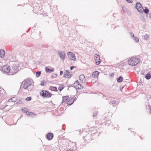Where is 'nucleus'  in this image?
Listing matches in <instances>:
<instances>
[{
    "label": "nucleus",
    "instance_id": "23",
    "mask_svg": "<svg viewBox=\"0 0 151 151\" xmlns=\"http://www.w3.org/2000/svg\"><path fill=\"white\" fill-rule=\"evenodd\" d=\"M74 103V100H72V99H70L67 102V104L68 105L70 106L72 104Z\"/></svg>",
    "mask_w": 151,
    "mask_h": 151
},
{
    "label": "nucleus",
    "instance_id": "39",
    "mask_svg": "<svg viewBox=\"0 0 151 151\" xmlns=\"http://www.w3.org/2000/svg\"><path fill=\"white\" fill-rule=\"evenodd\" d=\"M98 114V112L97 111H95L94 112L93 114V116H96Z\"/></svg>",
    "mask_w": 151,
    "mask_h": 151
},
{
    "label": "nucleus",
    "instance_id": "31",
    "mask_svg": "<svg viewBox=\"0 0 151 151\" xmlns=\"http://www.w3.org/2000/svg\"><path fill=\"white\" fill-rule=\"evenodd\" d=\"M22 110L24 113H25L26 114L27 113V111H28L27 109H26L25 107H23L22 108Z\"/></svg>",
    "mask_w": 151,
    "mask_h": 151
},
{
    "label": "nucleus",
    "instance_id": "56",
    "mask_svg": "<svg viewBox=\"0 0 151 151\" xmlns=\"http://www.w3.org/2000/svg\"><path fill=\"white\" fill-rule=\"evenodd\" d=\"M36 10H37V9H38V8H36Z\"/></svg>",
    "mask_w": 151,
    "mask_h": 151
},
{
    "label": "nucleus",
    "instance_id": "7",
    "mask_svg": "<svg viewBox=\"0 0 151 151\" xmlns=\"http://www.w3.org/2000/svg\"><path fill=\"white\" fill-rule=\"evenodd\" d=\"M67 55L70 60L73 61L76 60V58L75 55L74 53L71 52H67Z\"/></svg>",
    "mask_w": 151,
    "mask_h": 151
},
{
    "label": "nucleus",
    "instance_id": "53",
    "mask_svg": "<svg viewBox=\"0 0 151 151\" xmlns=\"http://www.w3.org/2000/svg\"><path fill=\"white\" fill-rule=\"evenodd\" d=\"M73 86V84L72 85H70V86H69V87H70V86Z\"/></svg>",
    "mask_w": 151,
    "mask_h": 151
},
{
    "label": "nucleus",
    "instance_id": "58",
    "mask_svg": "<svg viewBox=\"0 0 151 151\" xmlns=\"http://www.w3.org/2000/svg\"><path fill=\"white\" fill-rule=\"evenodd\" d=\"M15 124H16V123H15V124H14L13 125H15Z\"/></svg>",
    "mask_w": 151,
    "mask_h": 151
},
{
    "label": "nucleus",
    "instance_id": "15",
    "mask_svg": "<svg viewBox=\"0 0 151 151\" xmlns=\"http://www.w3.org/2000/svg\"><path fill=\"white\" fill-rule=\"evenodd\" d=\"M122 8L123 10L128 15H130V12L129 10L127 9L125 7L122 6Z\"/></svg>",
    "mask_w": 151,
    "mask_h": 151
},
{
    "label": "nucleus",
    "instance_id": "8",
    "mask_svg": "<svg viewBox=\"0 0 151 151\" xmlns=\"http://www.w3.org/2000/svg\"><path fill=\"white\" fill-rule=\"evenodd\" d=\"M135 8L140 13L142 12V9H143V7L142 4L139 2H137L136 4Z\"/></svg>",
    "mask_w": 151,
    "mask_h": 151
},
{
    "label": "nucleus",
    "instance_id": "6",
    "mask_svg": "<svg viewBox=\"0 0 151 151\" xmlns=\"http://www.w3.org/2000/svg\"><path fill=\"white\" fill-rule=\"evenodd\" d=\"M58 53L61 60L62 61H64L65 60L66 56L65 52L63 51H58Z\"/></svg>",
    "mask_w": 151,
    "mask_h": 151
},
{
    "label": "nucleus",
    "instance_id": "21",
    "mask_svg": "<svg viewBox=\"0 0 151 151\" xmlns=\"http://www.w3.org/2000/svg\"><path fill=\"white\" fill-rule=\"evenodd\" d=\"M49 89L53 91H58V89L56 87L50 86L49 87Z\"/></svg>",
    "mask_w": 151,
    "mask_h": 151
},
{
    "label": "nucleus",
    "instance_id": "1",
    "mask_svg": "<svg viewBox=\"0 0 151 151\" xmlns=\"http://www.w3.org/2000/svg\"><path fill=\"white\" fill-rule=\"evenodd\" d=\"M32 79H27L23 81L22 83L20 86V88L22 87L27 92L29 93L31 92L34 88L33 85H32Z\"/></svg>",
    "mask_w": 151,
    "mask_h": 151
},
{
    "label": "nucleus",
    "instance_id": "10",
    "mask_svg": "<svg viewBox=\"0 0 151 151\" xmlns=\"http://www.w3.org/2000/svg\"><path fill=\"white\" fill-rule=\"evenodd\" d=\"M94 58L95 61H96L95 62L96 64V65H99L101 62V60L100 59L99 55L98 54H95L94 57Z\"/></svg>",
    "mask_w": 151,
    "mask_h": 151
},
{
    "label": "nucleus",
    "instance_id": "57",
    "mask_svg": "<svg viewBox=\"0 0 151 151\" xmlns=\"http://www.w3.org/2000/svg\"><path fill=\"white\" fill-rule=\"evenodd\" d=\"M22 116H21L20 117V118H21V117H22Z\"/></svg>",
    "mask_w": 151,
    "mask_h": 151
},
{
    "label": "nucleus",
    "instance_id": "22",
    "mask_svg": "<svg viewBox=\"0 0 151 151\" xmlns=\"http://www.w3.org/2000/svg\"><path fill=\"white\" fill-rule=\"evenodd\" d=\"M74 87L76 89H82L83 88V86L80 83H79L78 86L75 85L74 86Z\"/></svg>",
    "mask_w": 151,
    "mask_h": 151
},
{
    "label": "nucleus",
    "instance_id": "33",
    "mask_svg": "<svg viewBox=\"0 0 151 151\" xmlns=\"http://www.w3.org/2000/svg\"><path fill=\"white\" fill-rule=\"evenodd\" d=\"M149 36L148 35H145L144 36V38L145 40H147L148 38L149 37Z\"/></svg>",
    "mask_w": 151,
    "mask_h": 151
},
{
    "label": "nucleus",
    "instance_id": "42",
    "mask_svg": "<svg viewBox=\"0 0 151 151\" xmlns=\"http://www.w3.org/2000/svg\"><path fill=\"white\" fill-rule=\"evenodd\" d=\"M75 67L76 68V67H75L74 66H71L70 67V70H73L74 68Z\"/></svg>",
    "mask_w": 151,
    "mask_h": 151
},
{
    "label": "nucleus",
    "instance_id": "41",
    "mask_svg": "<svg viewBox=\"0 0 151 151\" xmlns=\"http://www.w3.org/2000/svg\"><path fill=\"white\" fill-rule=\"evenodd\" d=\"M44 84H45V81H41L40 85L42 86H44Z\"/></svg>",
    "mask_w": 151,
    "mask_h": 151
},
{
    "label": "nucleus",
    "instance_id": "49",
    "mask_svg": "<svg viewBox=\"0 0 151 151\" xmlns=\"http://www.w3.org/2000/svg\"><path fill=\"white\" fill-rule=\"evenodd\" d=\"M149 17L151 19V13H150L149 14Z\"/></svg>",
    "mask_w": 151,
    "mask_h": 151
},
{
    "label": "nucleus",
    "instance_id": "30",
    "mask_svg": "<svg viewBox=\"0 0 151 151\" xmlns=\"http://www.w3.org/2000/svg\"><path fill=\"white\" fill-rule=\"evenodd\" d=\"M41 73V72L40 71H37L36 73V76L37 77H38L40 76Z\"/></svg>",
    "mask_w": 151,
    "mask_h": 151
},
{
    "label": "nucleus",
    "instance_id": "46",
    "mask_svg": "<svg viewBox=\"0 0 151 151\" xmlns=\"http://www.w3.org/2000/svg\"><path fill=\"white\" fill-rule=\"evenodd\" d=\"M65 151H73V149H68Z\"/></svg>",
    "mask_w": 151,
    "mask_h": 151
},
{
    "label": "nucleus",
    "instance_id": "51",
    "mask_svg": "<svg viewBox=\"0 0 151 151\" xmlns=\"http://www.w3.org/2000/svg\"><path fill=\"white\" fill-rule=\"evenodd\" d=\"M79 132L80 133H81V132H82V130H80L79 131Z\"/></svg>",
    "mask_w": 151,
    "mask_h": 151
},
{
    "label": "nucleus",
    "instance_id": "50",
    "mask_svg": "<svg viewBox=\"0 0 151 151\" xmlns=\"http://www.w3.org/2000/svg\"><path fill=\"white\" fill-rule=\"evenodd\" d=\"M9 102H10V101H12V98L10 99L9 100Z\"/></svg>",
    "mask_w": 151,
    "mask_h": 151
},
{
    "label": "nucleus",
    "instance_id": "28",
    "mask_svg": "<svg viewBox=\"0 0 151 151\" xmlns=\"http://www.w3.org/2000/svg\"><path fill=\"white\" fill-rule=\"evenodd\" d=\"M79 83L78 80H76L75 81V82L74 83L73 85V86H72V87H74V86L75 85L76 86H78L79 84Z\"/></svg>",
    "mask_w": 151,
    "mask_h": 151
},
{
    "label": "nucleus",
    "instance_id": "18",
    "mask_svg": "<svg viewBox=\"0 0 151 151\" xmlns=\"http://www.w3.org/2000/svg\"><path fill=\"white\" fill-rule=\"evenodd\" d=\"M45 69L46 72L48 73H50L51 72H53L54 70L53 68L50 69L47 67H45Z\"/></svg>",
    "mask_w": 151,
    "mask_h": 151
},
{
    "label": "nucleus",
    "instance_id": "19",
    "mask_svg": "<svg viewBox=\"0 0 151 151\" xmlns=\"http://www.w3.org/2000/svg\"><path fill=\"white\" fill-rule=\"evenodd\" d=\"M69 99V98L68 96H63L62 103L63 102H67Z\"/></svg>",
    "mask_w": 151,
    "mask_h": 151
},
{
    "label": "nucleus",
    "instance_id": "55",
    "mask_svg": "<svg viewBox=\"0 0 151 151\" xmlns=\"http://www.w3.org/2000/svg\"><path fill=\"white\" fill-rule=\"evenodd\" d=\"M78 93V91L77 90V92H76V93Z\"/></svg>",
    "mask_w": 151,
    "mask_h": 151
},
{
    "label": "nucleus",
    "instance_id": "34",
    "mask_svg": "<svg viewBox=\"0 0 151 151\" xmlns=\"http://www.w3.org/2000/svg\"><path fill=\"white\" fill-rule=\"evenodd\" d=\"M133 38L134 40H135L137 42H139V40L137 37L134 36L133 37Z\"/></svg>",
    "mask_w": 151,
    "mask_h": 151
},
{
    "label": "nucleus",
    "instance_id": "52",
    "mask_svg": "<svg viewBox=\"0 0 151 151\" xmlns=\"http://www.w3.org/2000/svg\"><path fill=\"white\" fill-rule=\"evenodd\" d=\"M123 87H122V88H120V90H121V91H122V89H123Z\"/></svg>",
    "mask_w": 151,
    "mask_h": 151
},
{
    "label": "nucleus",
    "instance_id": "48",
    "mask_svg": "<svg viewBox=\"0 0 151 151\" xmlns=\"http://www.w3.org/2000/svg\"><path fill=\"white\" fill-rule=\"evenodd\" d=\"M22 102H21L20 100V101L16 103V104H22Z\"/></svg>",
    "mask_w": 151,
    "mask_h": 151
},
{
    "label": "nucleus",
    "instance_id": "43",
    "mask_svg": "<svg viewBox=\"0 0 151 151\" xmlns=\"http://www.w3.org/2000/svg\"><path fill=\"white\" fill-rule=\"evenodd\" d=\"M72 99V100H74V102L75 101L76 99V97L74 96L72 98H71Z\"/></svg>",
    "mask_w": 151,
    "mask_h": 151
},
{
    "label": "nucleus",
    "instance_id": "54",
    "mask_svg": "<svg viewBox=\"0 0 151 151\" xmlns=\"http://www.w3.org/2000/svg\"><path fill=\"white\" fill-rule=\"evenodd\" d=\"M7 106V105H6V106H4V108H5V107H6Z\"/></svg>",
    "mask_w": 151,
    "mask_h": 151
},
{
    "label": "nucleus",
    "instance_id": "9",
    "mask_svg": "<svg viewBox=\"0 0 151 151\" xmlns=\"http://www.w3.org/2000/svg\"><path fill=\"white\" fill-rule=\"evenodd\" d=\"M6 97L7 96L5 90L3 88H0V99L1 98L3 99Z\"/></svg>",
    "mask_w": 151,
    "mask_h": 151
},
{
    "label": "nucleus",
    "instance_id": "32",
    "mask_svg": "<svg viewBox=\"0 0 151 151\" xmlns=\"http://www.w3.org/2000/svg\"><path fill=\"white\" fill-rule=\"evenodd\" d=\"M116 103V101H115V100H111V101H110V104H113V105L114 106V105Z\"/></svg>",
    "mask_w": 151,
    "mask_h": 151
},
{
    "label": "nucleus",
    "instance_id": "27",
    "mask_svg": "<svg viewBox=\"0 0 151 151\" xmlns=\"http://www.w3.org/2000/svg\"><path fill=\"white\" fill-rule=\"evenodd\" d=\"M85 76L83 74H81L80 75L79 77V79L81 81H83L84 79H85Z\"/></svg>",
    "mask_w": 151,
    "mask_h": 151
},
{
    "label": "nucleus",
    "instance_id": "14",
    "mask_svg": "<svg viewBox=\"0 0 151 151\" xmlns=\"http://www.w3.org/2000/svg\"><path fill=\"white\" fill-rule=\"evenodd\" d=\"M99 72L98 71H95L93 72L92 76L93 78H96L98 77L99 75Z\"/></svg>",
    "mask_w": 151,
    "mask_h": 151
},
{
    "label": "nucleus",
    "instance_id": "16",
    "mask_svg": "<svg viewBox=\"0 0 151 151\" xmlns=\"http://www.w3.org/2000/svg\"><path fill=\"white\" fill-rule=\"evenodd\" d=\"M5 54V52L4 50L1 49L0 50V57L1 58H4Z\"/></svg>",
    "mask_w": 151,
    "mask_h": 151
},
{
    "label": "nucleus",
    "instance_id": "29",
    "mask_svg": "<svg viewBox=\"0 0 151 151\" xmlns=\"http://www.w3.org/2000/svg\"><path fill=\"white\" fill-rule=\"evenodd\" d=\"M18 98L17 97H14L12 98V101L13 102H15L17 101V100Z\"/></svg>",
    "mask_w": 151,
    "mask_h": 151
},
{
    "label": "nucleus",
    "instance_id": "38",
    "mask_svg": "<svg viewBox=\"0 0 151 151\" xmlns=\"http://www.w3.org/2000/svg\"><path fill=\"white\" fill-rule=\"evenodd\" d=\"M57 75L55 73H54L52 74V77L53 78H55L57 77Z\"/></svg>",
    "mask_w": 151,
    "mask_h": 151
},
{
    "label": "nucleus",
    "instance_id": "59",
    "mask_svg": "<svg viewBox=\"0 0 151 151\" xmlns=\"http://www.w3.org/2000/svg\"><path fill=\"white\" fill-rule=\"evenodd\" d=\"M15 124H16V123H15V124H14L13 125H15Z\"/></svg>",
    "mask_w": 151,
    "mask_h": 151
},
{
    "label": "nucleus",
    "instance_id": "25",
    "mask_svg": "<svg viewBox=\"0 0 151 151\" xmlns=\"http://www.w3.org/2000/svg\"><path fill=\"white\" fill-rule=\"evenodd\" d=\"M145 77L147 80H149L151 78V76L150 73H147L145 76Z\"/></svg>",
    "mask_w": 151,
    "mask_h": 151
},
{
    "label": "nucleus",
    "instance_id": "13",
    "mask_svg": "<svg viewBox=\"0 0 151 151\" xmlns=\"http://www.w3.org/2000/svg\"><path fill=\"white\" fill-rule=\"evenodd\" d=\"M128 64L130 65L133 66L135 65V64L133 60L132 57H131L128 60Z\"/></svg>",
    "mask_w": 151,
    "mask_h": 151
},
{
    "label": "nucleus",
    "instance_id": "40",
    "mask_svg": "<svg viewBox=\"0 0 151 151\" xmlns=\"http://www.w3.org/2000/svg\"><path fill=\"white\" fill-rule=\"evenodd\" d=\"M127 1L128 3L131 4L132 3V0H125Z\"/></svg>",
    "mask_w": 151,
    "mask_h": 151
},
{
    "label": "nucleus",
    "instance_id": "3",
    "mask_svg": "<svg viewBox=\"0 0 151 151\" xmlns=\"http://www.w3.org/2000/svg\"><path fill=\"white\" fill-rule=\"evenodd\" d=\"M52 94L47 90H42L40 93V95L43 98H49L50 97Z\"/></svg>",
    "mask_w": 151,
    "mask_h": 151
},
{
    "label": "nucleus",
    "instance_id": "4",
    "mask_svg": "<svg viewBox=\"0 0 151 151\" xmlns=\"http://www.w3.org/2000/svg\"><path fill=\"white\" fill-rule=\"evenodd\" d=\"M145 109L147 111L151 113V99H147V101L145 104Z\"/></svg>",
    "mask_w": 151,
    "mask_h": 151
},
{
    "label": "nucleus",
    "instance_id": "45",
    "mask_svg": "<svg viewBox=\"0 0 151 151\" xmlns=\"http://www.w3.org/2000/svg\"><path fill=\"white\" fill-rule=\"evenodd\" d=\"M130 35L131 36L133 37H134V35L133 33H132V32H131L130 33Z\"/></svg>",
    "mask_w": 151,
    "mask_h": 151
},
{
    "label": "nucleus",
    "instance_id": "24",
    "mask_svg": "<svg viewBox=\"0 0 151 151\" xmlns=\"http://www.w3.org/2000/svg\"><path fill=\"white\" fill-rule=\"evenodd\" d=\"M118 83H121L122 82L123 80V78L122 76H119V78H117L116 79Z\"/></svg>",
    "mask_w": 151,
    "mask_h": 151
},
{
    "label": "nucleus",
    "instance_id": "17",
    "mask_svg": "<svg viewBox=\"0 0 151 151\" xmlns=\"http://www.w3.org/2000/svg\"><path fill=\"white\" fill-rule=\"evenodd\" d=\"M142 12L141 13H142L143 12H144L145 14H148L149 12V9L147 7H145V9H142Z\"/></svg>",
    "mask_w": 151,
    "mask_h": 151
},
{
    "label": "nucleus",
    "instance_id": "11",
    "mask_svg": "<svg viewBox=\"0 0 151 151\" xmlns=\"http://www.w3.org/2000/svg\"><path fill=\"white\" fill-rule=\"evenodd\" d=\"M72 75V74L70 73L69 70H66L65 72L64 73L63 77L65 78H70L71 77Z\"/></svg>",
    "mask_w": 151,
    "mask_h": 151
},
{
    "label": "nucleus",
    "instance_id": "35",
    "mask_svg": "<svg viewBox=\"0 0 151 151\" xmlns=\"http://www.w3.org/2000/svg\"><path fill=\"white\" fill-rule=\"evenodd\" d=\"M31 99L32 98L30 96L27 97L25 99L27 101H29L31 100Z\"/></svg>",
    "mask_w": 151,
    "mask_h": 151
},
{
    "label": "nucleus",
    "instance_id": "37",
    "mask_svg": "<svg viewBox=\"0 0 151 151\" xmlns=\"http://www.w3.org/2000/svg\"><path fill=\"white\" fill-rule=\"evenodd\" d=\"M111 123V121L110 120H108L105 123V124L106 125L107 124H108V125H109V124H110Z\"/></svg>",
    "mask_w": 151,
    "mask_h": 151
},
{
    "label": "nucleus",
    "instance_id": "2",
    "mask_svg": "<svg viewBox=\"0 0 151 151\" xmlns=\"http://www.w3.org/2000/svg\"><path fill=\"white\" fill-rule=\"evenodd\" d=\"M11 72L10 75H13L18 72L20 66L19 63L17 61H12L10 65Z\"/></svg>",
    "mask_w": 151,
    "mask_h": 151
},
{
    "label": "nucleus",
    "instance_id": "26",
    "mask_svg": "<svg viewBox=\"0 0 151 151\" xmlns=\"http://www.w3.org/2000/svg\"><path fill=\"white\" fill-rule=\"evenodd\" d=\"M26 114L28 116H32L33 115L34 116H35L36 115V114H34V113L28 111H27Z\"/></svg>",
    "mask_w": 151,
    "mask_h": 151
},
{
    "label": "nucleus",
    "instance_id": "36",
    "mask_svg": "<svg viewBox=\"0 0 151 151\" xmlns=\"http://www.w3.org/2000/svg\"><path fill=\"white\" fill-rule=\"evenodd\" d=\"M63 88L64 87L60 86H59L58 88V90L60 91H62Z\"/></svg>",
    "mask_w": 151,
    "mask_h": 151
},
{
    "label": "nucleus",
    "instance_id": "5",
    "mask_svg": "<svg viewBox=\"0 0 151 151\" xmlns=\"http://www.w3.org/2000/svg\"><path fill=\"white\" fill-rule=\"evenodd\" d=\"M2 71L4 73H8L10 71L11 72V70L10 66H8L7 65H4L1 68Z\"/></svg>",
    "mask_w": 151,
    "mask_h": 151
},
{
    "label": "nucleus",
    "instance_id": "12",
    "mask_svg": "<svg viewBox=\"0 0 151 151\" xmlns=\"http://www.w3.org/2000/svg\"><path fill=\"white\" fill-rule=\"evenodd\" d=\"M46 138L48 140H51L53 137V134L52 133H49L47 134Z\"/></svg>",
    "mask_w": 151,
    "mask_h": 151
},
{
    "label": "nucleus",
    "instance_id": "20",
    "mask_svg": "<svg viewBox=\"0 0 151 151\" xmlns=\"http://www.w3.org/2000/svg\"><path fill=\"white\" fill-rule=\"evenodd\" d=\"M133 59L134 60V62L135 64V65L139 62V59L138 58L132 57Z\"/></svg>",
    "mask_w": 151,
    "mask_h": 151
},
{
    "label": "nucleus",
    "instance_id": "60",
    "mask_svg": "<svg viewBox=\"0 0 151 151\" xmlns=\"http://www.w3.org/2000/svg\"><path fill=\"white\" fill-rule=\"evenodd\" d=\"M69 90V88L68 89V90Z\"/></svg>",
    "mask_w": 151,
    "mask_h": 151
},
{
    "label": "nucleus",
    "instance_id": "44",
    "mask_svg": "<svg viewBox=\"0 0 151 151\" xmlns=\"http://www.w3.org/2000/svg\"><path fill=\"white\" fill-rule=\"evenodd\" d=\"M110 76H111V77H114V73H111L110 74Z\"/></svg>",
    "mask_w": 151,
    "mask_h": 151
},
{
    "label": "nucleus",
    "instance_id": "47",
    "mask_svg": "<svg viewBox=\"0 0 151 151\" xmlns=\"http://www.w3.org/2000/svg\"><path fill=\"white\" fill-rule=\"evenodd\" d=\"M63 71H62V70L60 71V75H62L63 74Z\"/></svg>",
    "mask_w": 151,
    "mask_h": 151
}]
</instances>
